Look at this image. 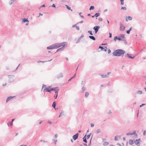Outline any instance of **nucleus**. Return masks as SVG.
<instances>
[{
	"label": "nucleus",
	"instance_id": "nucleus-34",
	"mask_svg": "<svg viewBox=\"0 0 146 146\" xmlns=\"http://www.w3.org/2000/svg\"><path fill=\"white\" fill-rule=\"evenodd\" d=\"M88 32L91 35H93V34L92 33V31H88Z\"/></svg>",
	"mask_w": 146,
	"mask_h": 146
},
{
	"label": "nucleus",
	"instance_id": "nucleus-43",
	"mask_svg": "<svg viewBox=\"0 0 146 146\" xmlns=\"http://www.w3.org/2000/svg\"><path fill=\"white\" fill-rule=\"evenodd\" d=\"M76 29L78 30H80V28L79 27L76 26Z\"/></svg>",
	"mask_w": 146,
	"mask_h": 146
},
{
	"label": "nucleus",
	"instance_id": "nucleus-2",
	"mask_svg": "<svg viewBox=\"0 0 146 146\" xmlns=\"http://www.w3.org/2000/svg\"><path fill=\"white\" fill-rule=\"evenodd\" d=\"M65 42H63L61 43H57L54 44L52 45L48 46L47 47V49H51L55 48H57L62 45H64Z\"/></svg>",
	"mask_w": 146,
	"mask_h": 146
},
{
	"label": "nucleus",
	"instance_id": "nucleus-30",
	"mask_svg": "<svg viewBox=\"0 0 146 146\" xmlns=\"http://www.w3.org/2000/svg\"><path fill=\"white\" fill-rule=\"evenodd\" d=\"M100 15V14L99 13H97L95 14V17H97L98 16H99Z\"/></svg>",
	"mask_w": 146,
	"mask_h": 146
},
{
	"label": "nucleus",
	"instance_id": "nucleus-42",
	"mask_svg": "<svg viewBox=\"0 0 146 146\" xmlns=\"http://www.w3.org/2000/svg\"><path fill=\"white\" fill-rule=\"evenodd\" d=\"M82 13H79V15H80V17L82 18H84V16H82V15H81V14Z\"/></svg>",
	"mask_w": 146,
	"mask_h": 146
},
{
	"label": "nucleus",
	"instance_id": "nucleus-41",
	"mask_svg": "<svg viewBox=\"0 0 146 146\" xmlns=\"http://www.w3.org/2000/svg\"><path fill=\"white\" fill-rule=\"evenodd\" d=\"M114 139L115 141H118V139L116 136L115 137Z\"/></svg>",
	"mask_w": 146,
	"mask_h": 146
},
{
	"label": "nucleus",
	"instance_id": "nucleus-33",
	"mask_svg": "<svg viewBox=\"0 0 146 146\" xmlns=\"http://www.w3.org/2000/svg\"><path fill=\"white\" fill-rule=\"evenodd\" d=\"M121 37L125 38V35L124 34H121L120 35Z\"/></svg>",
	"mask_w": 146,
	"mask_h": 146
},
{
	"label": "nucleus",
	"instance_id": "nucleus-46",
	"mask_svg": "<svg viewBox=\"0 0 146 146\" xmlns=\"http://www.w3.org/2000/svg\"><path fill=\"white\" fill-rule=\"evenodd\" d=\"M121 4V5H123L124 4V1H120Z\"/></svg>",
	"mask_w": 146,
	"mask_h": 146
},
{
	"label": "nucleus",
	"instance_id": "nucleus-47",
	"mask_svg": "<svg viewBox=\"0 0 146 146\" xmlns=\"http://www.w3.org/2000/svg\"><path fill=\"white\" fill-rule=\"evenodd\" d=\"M130 31L128 30L126 31V33L127 34H129L130 33Z\"/></svg>",
	"mask_w": 146,
	"mask_h": 146
},
{
	"label": "nucleus",
	"instance_id": "nucleus-50",
	"mask_svg": "<svg viewBox=\"0 0 146 146\" xmlns=\"http://www.w3.org/2000/svg\"><path fill=\"white\" fill-rule=\"evenodd\" d=\"M40 142H47V141H45L43 140H41L40 141Z\"/></svg>",
	"mask_w": 146,
	"mask_h": 146
},
{
	"label": "nucleus",
	"instance_id": "nucleus-58",
	"mask_svg": "<svg viewBox=\"0 0 146 146\" xmlns=\"http://www.w3.org/2000/svg\"><path fill=\"white\" fill-rule=\"evenodd\" d=\"M111 52V50H110V49H108V53L109 54V53H110Z\"/></svg>",
	"mask_w": 146,
	"mask_h": 146
},
{
	"label": "nucleus",
	"instance_id": "nucleus-23",
	"mask_svg": "<svg viewBox=\"0 0 146 146\" xmlns=\"http://www.w3.org/2000/svg\"><path fill=\"white\" fill-rule=\"evenodd\" d=\"M109 144V143L108 142H105L103 144V145L104 146L108 145Z\"/></svg>",
	"mask_w": 146,
	"mask_h": 146
},
{
	"label": "nucleus",
	"instance_id": "nucleus-16",
	"mask_svg": "<svg viewBox=\"0 0 146 146\" xmlns=\"http://www.w3.org/2000/svg\"><path fill=\"white\" fill-rule=\"evenodd\" d=\"M56 103L55 101L52 104V107L55 109V110H56Z\"/></svg>",
	"mask_w": 146,
	"mask_h": 146
},
{
	"label": "nucleus",
	"instance_id": "nucleus-56",
	"mask_svg": "<svg viewBox=\"0 0 146 146\" xmlns=\"http://www.w3.org/2000/svg\"><path fill=\"white\" fill-rule=\"evenodd\" d=\"M76 75V73H75L74 74V75L72 77V78H74L75 77Z\"/></svg>",
	"mask_w": 146,
	"mask_h": 146
},
{
	"label": "nucleus",
	"instance_id": "nucleus-61",
	"mask_svg": "<svg viewBox=\"0 0 146 146\" xmlns=\"http://www.w3.org/2000/svg\"><path fill=\"white\" fill-rule=\"evenodd\" d=\"M110 73L111 72H107V75H108H108H109L110 74Z\"/></svg>",
	"mask_w": 146,
	"mask_h": 146
},
{
	"label": "nucleus",
	"instance_id": "nucleus-57",
	"mask_svg": "<svg viewBox=\"0 0 146 146\" xmlns=\"http://www.w3.org/2000/svg\"><path fill=\"white\" fill-rule=\"evenodd\" d=\"M13 2H12V1H10L9 2V4L10 5H11V4H12V3H13Z\"/></svg>",
	"mask_w": 146,
	"mask_h": 146
},
{
	"label": "nucleus",
	"instance_id": "nucleus-53",
	"mask_svg": "<svg viewBox=\"0 0 146 146\" xmlns=\"http://www.w3.org/2000/svg\"><path fill=\"white\" fill-rule=\"evenodd\" d=\"M58 90H56V91H55V93L56 94H58Z\"/></svg>",
	"mask_w": 146,
	"mask_h": 146
},
{
	"label": "nucleus",
	"instance_id": "nucleus-3",
	"mask_svg": "<svg viewBox=\"0 0 146 146\" xmlns=\"http://www.w3.org/2000/svg\"><path fill=\"white\" fill-rule=\"evenodd\" d=\"M125 29V27L121 23H120V26L119 27V30L121 31H123Z\"/></svg>",
	"mask_w": 146,
	"mask_h": 146
},
{
	"label": "nucleus",
	"instance_id": "nucleus-15",
	"mask_svg": "<svg viewBox=\"0 0 146 146\" xmlns=\"http://www.w3.org/2000/svg\"><path fill=\"white\" fill-rule=\"evenodd\" d=\"M89 37L90 39L92 40H96V38L95 37L93 36H89Z\"/></svg>",
	"mask_w": 146,
	"mask_h": 146
},
{
	"label": "nucleus",
	"instance_id": "nucleus-21",
	"mask_svg": "<svg viewBox=\"0 0 146 146\" xmlns=\"http://www.w3.org/2000/svg\"><path fill=\"white\" fill-rule=\"evenodd\" d=\"M142 92L141 90H138L136 92V94H142Z\"/></svg>",
	"mask_w": 146,
	"mask_h": 146
},
{
	"label": "nucleus",
	"instance_id": "nucleus-24",
	"mask_svg": "<svg viewBox=\"0 0 146 146\" xmlns=\"http://www.w3.org/2000/svg\"><path fill=\"white\" fill-rule=\"evenodd\" d=\"M66 8L68 10H71V11H72V9H71V8L70 7H69L67 5H65Z\"/></svg>",
	"mask_w": 146,
	"mask_h": 146
},
{
	"label": "nucleus",
	"instance_id": "nucleus-35",
	"mask_svg": "<svg viewBox=\"0 0 146 146\" xmlns=\"http://www.w3.org/2000/svg\"><path fill=\"white\" fill-rule=\"evenodd\" d=\"M82 91L81 92L83 93L84 90H85L86 89L84 87H83L82 88Z\"/></svg>",
	"mask_w": 146,
	"mask_h": 146
},
{
	"label": "nucleus",
	"instance_id": "nucleus-32",
	"mask_svg": "<svg viewBox=\"0 0 146 146\" xmlns=\"http://www.w3.org/2000/svg\"><path fill=\"white\" fill-rule=\"evenodd\" d=\"M64 113V111L63 110L62 111L60 115L59 116V117H60L62 115V114H63Z\"/></svg>",
	"mask_w": 146,
	"mask_h": 146
},
{
	"label": "nucleus",
	"instance_id": "nucleus-45",
	"mask_svg": "<svg viewBox=\"0 0 146 146\" xmlns=\"http://www.w3.org/2000/svg\"><path fill=\"white\" fill-rule=\"evenodd\" d=\"M98 20L100 21H102V18H100L98 19Z\"/></svg>",
	"mask_w": 146,
	"mask_h": 146
},
{
	"label": "nucleus",
	"instance_id": "nucleus-40",
	"mask_svg": "<svg viewBox=\"0 0 146 146\" xmlns=\"http://www.w3.org/2000/svg\"><path fill=\"white\" fill-rule=\"evenodd\" d=\"M44 88H46V85H45L44 84H43L42 85V89Z\"/></svg>",
	"mask_w": 146,
	"mask_h": 146
},
{
	"label": "nucleus",
	"instance_id": "nucleus-14",
	"mask_svg": "<svg viewBox=\"0 0 146 146\" xmlns=\"http://www.w3.org/2000/svg\"><path fill=\"white\" fill-rule=\"evenodd\" d=\"M132 20V18L131 17L129 16L128 17H127L126 18V21H127L128 20L129 21H131Z\"/></svg>",
	"mask_w": 146,
	"mask_h": 146
},
{
	"label": "nucleus",
	"instance_id": "nucleus-6",
	"mask_svg": "<svg viewBox=\"0 0 146 146\" xmlns=\"http://www.w3.org/2000/svg\"><path fill=\"white\" fill-rule=\"evenodd\" d=\"M78 135L79 134L77 133L72 136V138L74 140H75L78 138Z\"/></svg>",
	"mask_w": 146,
	"mask_h": 146
},
{
	"label": "nucleus",
	"instance_id": "nucleus-36",
	"mask_svg": "<svg viewBox=\"0 0 146 146\" xmlns=\"http://www.w3.org/2000/svg\"><path fill=\"white\" fill-rule=\"evenodd\" d=\"M121 9L125 10L126 9V8L125 7H122L121 8Z\"/></svg>",
	"mask_w": 146,
	"mask_h": 146
},
{
	"label": "nucleus",
	"instance_id": "nucleus-19",
	"mask_svg": "<svg viewBox=\"0 0 146 146\" xmlns=\"http://www.w3.org/2000/svg\"><path fill=\"white\" fill-rule=\"evenodd\" d=\"M23 22L24 23H25L26 22H27L28 23H29V21L27 19H26L24 18L23 19Z\"/></svg>",
	"mask_w": 146,
	"mask_h": 146
},
{
	"label": "nucleus",
	"instance_id": "nucleus-9",
	"mask_svg": "<svg viewBox=\"0 0 146 146\" xmlns=\"http://www.w3.org/2000/svg\"><path fill=\"white\" fill-rule=\"evenodd\" d=\"M84 36L83 35H82L78 39V40L76 42V43H78L80 41L81 39L82 38L84 37Z\"/></svg>",
	"mask_w": 146,
	"mask_h": 146
},
{
	"label": "nucleus",
	"instance_id": "nucleus-5",
	"mask_svg": "<svg viewBox=\"0 0 146 146\" xmlns=\"http://www.w3.org/2000/svg\"><path fill=\"white\" fill-rule=\"evenodd\" d=\"M50 86L45 88L44 90V92H50L51 91V88L49 89V88H50Z\"/></svg>",
	"mask_w": 146,
	"mask_h": 146
},
{
	"label": "nucleus",
	"instance_id": "nucleus-26",
	"mask_svg": "<svg viewBox=\"0 0 146 146\" xmlns=\"http://www.w3.org/2000/svg\"><path fill=\"white\" fill-rule=\"evenodd\" d=\"M57 88V87L51 88V91L53 90V91H55L56 90V89Z\"/></svg>",
	"mask_w": 146,
	"mask_h": 146
},
{
	"label": "nucleus",
	"instance_id": "nucleus-13",
	"mask_svg": "<svg viewBox=\"0 0 146 146\" xmlns=\"http://www.w3.org/2000/svg\"><path fill=\"white\" fill-rule=\"evenodd\" d=\"M118 39L119 40H122V39L120 37H117V36H115L114 37V40L115 41H116V40Z\"/></svg>",
	"mask_w": 146,
	"mask_h": 146
},
{
	"label": "nucleus",
	"instance_id": "nucleus-55",
	"mask_svg": "<svg viewBox=\"0 0 146 146\" xmlns=\"http://www.w3.org/2000/svg\"><path fill=\"white\" fill-rule=\"evenodd\" d=\"M90 125H91V127H93L94 126V125L92 123H91L90 124Z\"/></svg>",
	"mask_w": 146,
	"mask_h": 146
},
{
	"label": "nucleus",
	"instance_id": "nucleus-31",
	"mask_svg": "<svg viewBox=\"0 0 146 146\" xmlns=\"http://www.w3.org/2000/svg\"><path fill=\"white\" fill-rule=\"evenodd\" d=\"M94 9V6H92L90 7L89 9V10H93Z\"/></svg>",
	"mask_w": 146,
	"mask_h": 146
},
{
	"label": "nucleus",
	"instance_id": "nucleus-62",
	"mask_svg": "<svg viewBox=\"0 0 146 146\" xmlns=\"http://www.w3.org/2000/svg\"><path fill=\"white\" fill-rule=\"evenodd\" d=\"M76 24H75V25H73L72 26V27L73 28H74V27H76Z\"/></svg>",
	"mask_w": 146,
	"mask_h": 146
},
{
	"label": "nucleus",
	"instance_id": "nucleus-54",
	"mask_svg": "<svg viewBox=\"0 0 146 146\" xmlns=\"http://www.w3.org/2000/svg\"><path fill=\"white\" fill-rule=\"evenodd\" d=\"M126 135H131V133H128L126 134Z\"/></svg>",
	"mask_w": 146,
	"mask_h": 146
},
{
	"label": "nucleus",
	"instance_id": "nucleus-8",
	"mask_svg": "<svg viewBox=\"0 0 146 146\" xmlns=\"http://www.w3.org/2000/svg\"><path fill=\"white\" fill-rule=\"evenodd\" d=\"M63 76V74L62 73H60L58 75H57L56 77L58 79H59L60 78Z\"/></svg>",
	"mask_w": 146,
	"mask_h": 146
},
{
	"label": "nucleus",
	"instance_id": "nucleus-29",
	"mask_svg": "<svg viewBox=\"0 0 146 146\" xmlns=\"http://www.w3.org/2000/svg\"><path fill=\"white\" fill-rule=\"evenodd\" d=\"M134 135L135 136H137V134L136 133L135 131H134L133 132V133H131V135Z\"/></svg>",
	"mask_w": 146,
	"mask_h": 146
},
{
	"label": "nucleus",
	"instance_id": "nucleus-38",
	"mask_svg": "<svg viewBox=\"0 0 146 146\" xmlns=\"http://www.w3.org/2000/svg\"><path fill=\"white\" fill-rule=\"evenodd\" d=\"M91 134V133H90V134H89V135H87V137H86V138L87 139H89V137H90V135Z\"/></svg>",
	"mask_w": 146,
	"mask_h": 146
},
{
	"label": "nucleus",
	"instance_id": "nucleus-20",
	"mask_svg": "<svg viewBox=\"0 0 146 146\" xmlns=\"http://www.w3.org/2000/svg\"><path fill=\"white\" fill-rule=\"evenodd\" d=\"M101 76V77L102 78H108V75L105 74V75H100Z\"/></svg>",
	"mask_w": 146,
	"mask_h": 146
},
{
	"label": "nucleus",
	"instance_id": "nucleus-27",
	"mask_svg": "<svg viewBox=\"0 0 146 146\" xmlns=\"http://www.w3.org/2000/svg\"><path fill=\"white\" fill-rule=\"evenodd\" d=\"M89 93L88 92H86L85 94V96L86 98H87L89 95Z\"/></svg>",
	"mask_w": 146,
	"mask_h": 146
},
{
	"label": "nucleus",
	"instance_id": "nucleus-18",
	"mask_svg": "<svg viewBox=\"0 0 146 146\" xmlns=\"http://www.w3.org/2000/svg\"><path fill=\"white\" fill-rule=\"evenodd\" d=\"M86 134L85 135L83 138V141L85 142L86 143H87V140H86Z\"/></svg>",
	"mask_w": 146,
	"mask_h": 146
},
{
	"label": "nucleus",
	"instance_id": "nucleus-4",
	"mask_svg": "<svg viewBox=\"0 0 146 146\" xmlns=\"http://www.w3.org/2000/svg\"><path fill=\"white\" fill-rule=\"evenodd\" d=\"M100 27L99 26H95L93 28V29L95 31V34H96L98 31Z\"/></svg>",
	"mask_w": 146,
	"mask_h": 146
},
{
	"label": "nucleus",
	"instance_id": "nucleus-63",
	"mask_svg": "<svg viewBox=\"0 0 146 146\" xmlns=\"http://www.w3.org/2000/svg\"><path fill=\"white\" fill-rule=\"evenodd\" d=\"M55 137L56 138L57 137H58V135L57 134H56L55 135Z\"/></svg>",
	"mask_w": 146,
	"mask_h": 146
},
{
	"label": "nucleus",
	"instance_id": "nucleus-48",
	"mask_svg": "<svg viewBox=\"0 0 146 146\" xmlns=\"http://www.w3.org/2000/svg\"><path fill=\"white\" fill-rule=\"evenodd\" d=\"M146 133V130H144V131L143 133V135H145V134Z\"/></svg>",
	"mask_w": 146,
	"mask_h": 146
},
{
	"label": "nucleus",
	"instance_id": "nucleus-12",
	"mask_svg": "<svg viewBox=\"0 0 146 146\" xmlns=\"http://www.w3.org/2000/svg\"><path fill=\"white\" fill-rule=\"evenodd\" d=\"M15 97L14 96H10L8 97L7 99L6 100V102H7L11 100V99Z\"/></svg>",
	"mask_w": 146,
	"mask_h": 146
},
{
	"label": "nucleus",
	"instance_id": "nucleus-59",
	"mask_svg": "<svg viewBox=\"0 0 146 146\" xmlns=\"http://www.w3.org/2000/svg\"><path fill=\"white\" fill-rule=\"evenodd\" d=\"M57 96H58V94H56V96H55V97H54V98L55 99H56L57 98Z\"/></svg>",
	"mask_w": 146,
	"mask_h": 146
},
{
	"label": "nucleus",
	"instance_id": "nucleus-28",
	"mask_svg": "<svg viewBox=\"0 0 146 146\" xmlns=\"http://www.w3.org/2000/svg\"><path fill=\"white\" fill-rule=\"evenodd\" d=\"M15 76L14 75H9V78H12L13 79L14 78Z\"/></svg>",
	"mask_w": 146,
	"mask_h": 146
},
{
	"label": "nucleus",
	"instance_id": "nucleus-60",
	"mask_svg": "<svg viewBox=\"0 0 146 146\" xmlns=\"http://www.w3.org/2000/svg\"><path fill=\"white\" fill-rule=\"evenodd\" d=\"M13 125V122H11L10 123V125Z\"/></svg>",
	"mask_w": 146,
	"mask_h": 146
},
{
	"label": "nucleus",
	"instance_id": "nucleus-11",
	"mask_svg": "<svg viewBox=\"0 0 146 146\" xmlns=\"http://www.w3.org/2000/svg\"><path fill=\"white\" fill-rule=\"evenodd\" d=\"M105 48H104L103 47L100 46L99 47V48H100L102 50L106 51H107V48L106 46H105Z\"/></svg>",
	"mask_w": 146,
	"mask_h": 146
},
{
	"label": "nucleus",
	"instance_id": "nucleus-44",
	"mask_svg": "<svg viewBox=\"0 0 146 146\" xmlns=\"http://www.w3.org/2000/svg\"><path fill=\"white\" fill-rule=\"evenodd\" d=\"M109 37L110 38H111V37H112V34L111 33H109Z\"/></svg>",
	"mask_w": 146,
	"mask_h": 146
},
{
	"label": "nucleus",
	"instance_id": "nucleus-7",
	"mask_svg": "<svg viewBox=\"0 0 146 146\" xmlns=\"http://www.w3.org/2000/svg\"><path fill=\"white\" fill-rule=\"evenodd\" d=\"M131 54H129L127 53V54L126 56L129 58H131V59H133L134 58L135 56H131Z\"/></svg>",
	"mask_w": 146,
	"mask_h": 146
},
{
	"label": "nucleus",
	"instance_id": "nucleus-10",
	"mask_svg": "<svg viewBox=\"0 0 146 146\" xmlns=\"http://www.w3.org/2000/svg\"><path fill=\"white\" fill-rule=\"evenodd\" d=\"M64 45H65V44H64ZM62 47L61 48H59L57 49L56 50V52H55V53H56V52H57L58 51H59L62 50H64V46H65V45H64V46H63V45H62Z\"/></svg>",
	"mask_w": 146,
	"mask_h": 146
},
{
	"label": "nucleus",
	"instance_id": "nucleus-39",
	"mask_svg": "<svg viewBox=\"0 0 146 146\" xmlns=\"http://www.w3.org/2000/svg\"><path fill=\"white\" fill-rule=\"evenodd\" d=\"M52 59H51L50 60H48V61H40V62H49V61H51V60H52Z\"/></svg>",
	"mask_w": 146,
	"mask_h": 146
},
{
	"label": "nucleus",
	"instance_id": "nucleus-37",
	"mask_svg": "<svg viewBox=\"0 0 146 146\" xmlns=\"http://www.w3.org/2000/svg\"><path fill=\"white\" fill-rule=\"evenodd\" d=\"M122 41H123L125 43L127 44V43L125 39H122Z\"/></svg>",
	"mask_w": 146,
	"mask_h": 146
},
{
	"label": "nucleus",
	"instance_id": "nucleus-52",
	"mask_svg": "<svg viewBox=\"0 0 146 146\" xmlns=\"http://www.w3.org/2000/svg\"><path fill=\"white\" fill-rule=\"evenodd\" d=\"M5 68L7 70H8L9 69V67L8 66H6L5 67Z\"/></svg>",
	"mask_w": 146,
	"mask_h": 146
},
{
	"label": "nucleus",
	"instance_id": "nucleus-25",
	"mask_svg": "<svg viewBox=\"0 0 146 146\" xmlns=\"http://www.w3.org/2000/svg\"><path fill=\"white\" fill-rule=\"evenodd\" d=\"M101 131V129H98L96 131V133L97 134H98L100 133Z\"/></svg>",
	"mask_w": 146,
	"mask_h": 146
},
{
	"label": "nucleus",
	"instance_id": "nucleus-1",
	"mask_svg": "<svg viewBox=\"0 0 146 146\" xmlns=\"http://www.w3.org/2000/svg\"><path fill=\"white\" fill-rule=\"evenodd\" d=\"M125 51L121 49H118L115 50L112 53L113 56H120L124 54Z\"/></svg>",
	"mask_w": 146,
	"mask_h": 146
},
{
	"label": "nucleus",
	"instance_id": "nucleus-64",
	"mask_svg": "<svg viewBox=\"0 0 146 146\" xmlns=\"http://www.w3.org/2000/svg\"><path fill=\"white\" fill-rule=\"evenodd\" d=\"M117 145H119V146H122L121 145V144L119 143H118L117 144Z\"/></svg>",
	"mask_w": 146,
	"mask_h": 146
},
{
	"label": "nucleus",
	"instance_id": "nucleus-17",
	"mask_svg": "<svg viewBox=\"0 0 146 146\" xmlns=\"http://www.w3.org/2000/svg\"><path fill=\"white\" fill-rule=\"evenodd\" d=\"M129 144L130 145H132L133 144V141L131 139H130L129 141Z\"/></svg>",
	"mask_w": 146,
	"mask_h": 146
},
{
	"label": "nucleus",
	"instance_id": "nucleus-22",
	"mask_svg": "<svg viewBox=\"0 0 146 146\" xmlns=\"http://www.w3.org/2000/svg\"><path fill=\"white\" fill-rule=\"evenodd\" d=\"M134 143L135 144V145H137L139 144V141H138L137 139L134 141Z\"/></svg>",
	"mask_w": 146,
	"mask_h": 146
},
{
	"label": "nucleus",
	"instance_id": "nucleus-49",
	"mask_svg": "<svg viewBox=\"0 0 146 146\" xmlns=\"http://www.w3.org/2000/svg\"><path fill=\"white\" fill-rule=\"evenodd\" d=\"M145 105V104H142L141 105H140L139 106V107H142L143 106H144V105Z\"/></svg>",
	"mask_w": 146,
	"mask_h": 146
},
{
	"label": "nucleus",
	"instance_id": "nucleus-51",
	"mask_svg": "<svg viewBox=\"0 0 146 146\" xmlns=\"http://www.w3.org/2000/svg\"><path fill=\"white\" fill-rule=\"evenodd\" d=\"M52 7H54V8H55V7H56V6H55V5H54V4H52Z\"/></svg>",
	"mask_w": 146,
	"mask_h": 146
}]
</instances>
